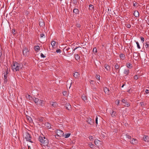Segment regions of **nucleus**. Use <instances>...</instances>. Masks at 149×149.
<instances>
[{
  "mask_svg": "<svg viewBox=\"0 0 149 149\" xmlns=\"http://www.w3.org/2000/svg\"><path fill=\"white\" fill-rule=\"evenodd\" d=\"M8 73V71H6V75H7V74Z\"/></svg>",
  "mask_w": 149,
  "mask_h": 149,
  "instance_id": "obj_64",
  "label": "nucleus"
},
{
  "mask_svg": "<svg viewBox=\"0 0 149 149\" xmlns=\"http://www.w3.org/2000/svg\"><path fill=\"white\" fill-rule=\"evenodd\" d=\"M4 78H7V75H6V74L4 75Z\"/></svg>",
  "mask_w": 149,
  "mask_h": 149,
  "instance_id": "obj_59",
  "label": "nucleus"
},
{
  "mask_svg": "<svg viewBox=\"0 0 149 149\" xmlns=\"http://www.w3.org/2000/svg\"><path fill=\"white\" fill-rule=\"evenodd\" d=\"M4 81L6 82H7L8 81V79L7 78H6V79L4 78Z\"/></svg>",
  "mask_w": 149,
  "mask_h": 149,
  "instance_id": "obj_60",
  "label": "nucleus"
},
{
  "mask_svg": "<svg viewBox=\"0 0 149 149\" xmlns=\"http://www.w3.org/2000/svg\"><path fill=\"white\" fill-rule=\"evenodd\" d=\"M76 26L78 27H80V25L79 24H77L76 25Z\"/></svg>",
  "mask_w": 149,
  "mask_h": 149,
  "instance_id": "obj_51",
  "label": "nucleus"
},
{
  "mask_svg": "<svg viewBox=\"0 0 149 149\" xmlns=\"http://www.w3.org/2000/svg\"><path fill=\"white\" fill-rule=\"evenodd\" d=\"M140 105H141L142 106H144V104L143 102H141L140 103Z\"/></svg>",
  "mask_w": 149,
  "mask_h": 149,
  "instance_id": "obj_54",
  "label": "nucleus"
},
{
  "mask_svg": "<svg viewBox=\"0 0 149 149\" xmlns=\"http://www.w3.org/2000/svg\"><path fill=\"white\" fill-rule=\"evenodd\" d=\"M126 26L127 28H130L131 27V26L129 24H126Z\"/></svg>",
  "mask_w": 149,
  "mask_h": 149,
  "instance_id": "obj_39",
  "label": "nucleus"
},
{
  "mask_svg": "<svg viewBox=\"0 0 149 149\" xmlns=\"http://www.w3.org/2000/svg\"><path fill=\"white\" fill-rule=\"evenodd\" d=\"M28 119H29V120L30 121L31 120H32V118H31V117H29V118H28Z\"/></svg>",
  "mask_w": 149,
  "mask_h": 149,
  "instance_id": "obj_61",
  "label": "nucleus"
},
{
  "mask_svg": "<svg viewBox=\"0 0 149 149\" xmlns=\"http://www.w3.org/2000/svg\"><path fill=\"white\" fill-rule=\"evenodd\" d=\"M44 104L45 102L43 100L39 99L37 105H39L42 106H44Z\"/></svg>",
  "mask_w": 149,
  "mask_h": 149,
  "instance_id": "obj_5",
  "label": "nucleus"
},
{
  "mask_svg": "<svg viewBox=\"0 0 149 149\" xmlns=\"http://www.w3.org/2000/svg\"><path fill=\"white\" fill-rule=\"evenodd\" d=\"M148 91H149L148 90V89H146V90L145 91V92L146 93H149Z\"/></svg>",
  "mask_w": 149,
  "mask_h": 149,
  "instance_id": "obj_58",
  "label": "nucleus"
},
{
  "mask_svg": "<svg viewBox=\"0 0 149 149\" xmlns=\"http://www.w3.org/2000/svg\"><path fill=\"white\" fill-rule=\"evenodd\" d=\"M78 48V47H75L74 49L73 50V51H72V53H74V51L77 48Z\"/></svg>",
  "mask_w": 149,
  "mask_h": 149,
  "instance_id": "obj_55",
  "label": "nucleus"
},
{
  "mask_svg": "<svg viewBox=\"0 0 149 149\" xmlns=\"http://www.w3.org/2000/svg\"><path fill=\"white\" fill-rule=\"evenodd\" d=\"M73 13L76 14H79V11L78 9L77 8H74L73 10Z\"/></svg>",
  "mask_w": 149,
  "mask_h": 149,
  "instance_id": "obj_16",
  "label": "nucleus"
},
{
  "mask_svg": "<svg viewBox=\"0 0 149 149\" xmlns=\"http://www.w3.org/2000/svg\"><path fill=\"white\" fill-rule=\"evenodd\" d=\"M79 73L77 72H76L74 73V76L75 78H77L79 75Z\"/></svg>",
  "mask_w": 149,
  "mask_h": 149,
  "instance_id": "obj_15",
  "label": "nucleus"
},
{
  "mask_svg": "<svg viewBox=\"0 0 149 149\" xmlns=\"http://www.w3.org/2000/svg\"><path fill=\"white\" fill-rule=\"evenodd\" d=\"M130 142L132 143L133 144H135L137 143V141L134 139H132V140L130 141Z\"/></svg>",
  "mask_w": 149,
  "mask_h": 149,
  "instance_id": "obj_14",
  "label": "nucleus"
},
{
  "mask_svg": "<svg viewBox=\"0 0 149 149\" xmlns=\"http://www.w3.org/2000/svg\"><path fill=\"white\" fill-rule=\"evenodd\" d=\"M56 133L57 136L61 137L64 135V133L63 132L60 130H57Z\"/></svg>",
  "mask_w": 149,
  "mask_h": 149,
  "instance_id": "obj_3",
  "label": "nucleus"
},
{
  "mask_svg": "<svg viewBox=\"0 0 149 149\" xmlns=\"http://www.w3.org/2000/svg\"><path fill=\"white\" fill-rule=\"evenodd\" d=\"M110 113L112 117H114L116 116V112L113 111H112V113Z\"/></svg>",
  "mask_w": 149,
  "mask_h": 149,
  "instance_id": "obj_19",
  "label": "nucleus"
},
{
  "mask_svg": "<svg viewBox=\"0 0 149 149\" xmlns=\"http://www.w3.org/2000/svg\"><path fill=\"white\" fill-rule=\"evenodd\" d=\"M50 104L52 106V107L55 108L57 106V104L56 102H52L50 103Z\"/></svg>",
  "mask_w": 149,
  "mask_h": 149,
  "instance_id": "obj_13",
  "label": "nucleus"
},
{
  "mask_svg": "<svg viewBox=\"0 0 149 149\" xmlns=\"http://www.w3.org/2000/svg\"><path fill=\"white\" fill-rule=\"evenodd\" d=\"M95 123L97 124H98V117L97 116L96 117V119H95Z\"/></svg>",
  "mask_w": 149,
  "mask_h": 149,
  "instance_id": "obj_41",
  "label": "nucleus"
},
{
  "mask_svg": "<svg viewBox=\"0 0 149 149\" xmlns=\"http://www.w3.org/2000/svg\"><path fill=\"white\" fill-rule=\"evenodd\" d=\"M40 49V47L39 46H36L35 48V50L36 51H37Z\"/></svg>",
  "mask_w": 149,
  "mask_h": 149,
  "instance_id": "obj_33",
  "label": "nucleus"
},
{
  "mask_svg": "<svg viewBox=\"0 0 149 149\" xmlns=\"http://www.w3.org/2000/svg\"><path fill=\"white\" fill-rule=\"evenodd\" d=\"M125 84H123V85H122V86L121 87H122V88H123V87H124V86H125Z\"/></svg>",
  "mask_w": 149,
  "mask_h": 149,
  "instance_id": "obj_62",
  "label": "nucleus"
},
{
  "mask_svg": "<svg viewBox=\"0 0 149 149\" xmlns=\"http://www.w3.org/2000/svg\"><path fill=\"white\" fill-rule=\"evenodd\" d=\"M119 66L117 63L115 65V68L116 70H117L119 69Z\"/></svg>",
  "mask_w": 149,
  "mask_h": 149,
  "instance_id": "obj_30",
  "label": "nucleus"
},
{
  "mask_svg": "<svg viewBox=\"0 0 149 149\" xmlns=\"http://www.w3.org/2000/svg\"><path fill=\"white\" fill-rule=\"evenodd\" d=\"M145 47L146 48L149 47V42H146Z\"/></svg>",
  "mask_w": 149,
  "mask_h": 149,
  "instance_id": "obj_25",
  "label": "nucleus"
},
{
  "mask_svg": "<svg viewBox=\"0 0 149 149\" xmlns=\"http://www.w3.org/2000/svg\"><path fill=\"white\" fill-rule=\"evenodd\" d=\"M28 50L26 48H25L23 49V53L24 55L26 56L27 55V53L28 52Z\"/></svg>",
  "mask_w": 149,
  "mask_h": 149,
  "instance_id": "obj_7",
  "label": "nucleus"
},
{
  "mask_svg": "<svg viewBox=\"0 0 149 149\" xmlns=\"http://www.w3.org/2000/svg\"><path fill=\"white\" fill-rule=\"evenodd\" d=\"M12 33L13 34H15V29H13L12 30Z\"/></svg>",
  "mask_w": 149,
  "mask_h": 149,
  "instance_id": "obj_47",
  "label": "nucleus"
},
{
  "mask_svg": "<svg viewBox=\"0 0 149 149\" xmlns=\"http://www.w3.org/2000/svg\"><path fill=\"white\" fill-rule=\"evenodd\" d=\"M65 108L68 110H71V107L70 104L69 103H67L65 104Z\"/></svg>",
  "mask_w": 149,
  "mask_h": 149,
  "instance_id": "obj_4",
  "label": "nucleus"
},
{
  "mask_svg": "<svg viewBox=\"0 0 149 149\" xmlns=\"http://www.w3.org/2000/svg\"><path fill=\"white\" fill-rule=\"evenodd\" d=\"M146 22L147 24L149 25V18H147V20H146Z\"/></svg>",
  "mask_w": 149,
  "mask_h": 149,
  "instance_id": "obj_49",
  "label": "nucleus"
},
{
  "mask_svg": "<svg viewBox=\"0 0 149 149\" xmlns=\"http://www.w3.org/2000/svg\"><path fill=\"white\" fill-rule=\"evenodd\" d=\"M97 51V49L95 47H94L93 49V52L94 53H96Z\"/></svg>",
  "mask_w": 149,
  "mask_h": 149,
  "instance_id": "obj_32",
  "label": "nucleus"
},
{
  "mask_svg": "<svg viewBox=\"0 0 149 149\" xmlns=\"http://www.w3.org/2000/svg\"><path fill=\"white\" fill-rule=\"evenodd\" d=\"M13 65L15 66V68H16L15 71H18L19 69V64L16 62H15L13 63Z\"/></svg>",
  "mask_w": 149,
  "mask_h": 149,
  "instance_id": "obj_6",
  "label": "nucleus"
},
{
  "mask_svg": "<svg viewBox=\"0 0 149 149\" xmlns=\"http://www.w3.org/2000/svg\"><path fill=\"white\" fill-rule=\"evenodd\" d=\"M89 146L91 148H93V145L92 144V143H91L89 144Z\"/></svg>",
  "mask_w": 149,
  "mask_h": 149,
  "instance_id": "obj_40",
  "label": "nucleus"
},
{
  "mask_svg": "<svg viewBox=\"0 0 149 149\" xmlns=\"http://www.w3.org/2000/svg\"><path fill=\"white\" fill-rule=\"evenodd\" d=\"M56 52L57 53L60 52H61V50L60 49H58L56 50Z\"/></svg>",
  "mask_w": 149,
  "mask_h": 149,
  "instance_id": "obj_52",
  "label": "nucleus"
},
{
  "mask_svg": "<svg viewBox=\"0 0 149 149\" xmlns=\"http://www.w3.org/2000/svg\"><path fill=\"white\" fill-rule=\"evenodd\" d=\"M70 133H68L66 134H65V135H64H64L63 136H64V137L65 138H68V137H69V136H70Z\"/></svg>",
  "mask_w": 149,
  "mask_h": 149,
  "instance_id": "obj_27",
  "label": "nucleus"
},
{
  "mask_svg": "<svg viewBox=\"0 0 149 149\" xmlns=\"http://www.w3.org/2000/svg\"><path fill=\"white\" fill-rule=\"evenodd\" d=\"M134 78L135 79H138V77H137V76L136 75L135 76H134Z\"/></svg>",
  "mask_w": 149,
  "mask_h": 149,
  "instance_id": "obj_46",
  "label": "nucleus"
},
{
  "mask_svg": "<svg viewBox=\"0 0 149 149\" xmlns=\"http://www.w3.org/2000/svg\"><path fill=\"white\" fill-rule=\"evenodd\" d=\"M119 102H120V101L119 100L116 101V104L117 105H118L120 103Z\"/></svg>",
  "mask_w": 149,
  "mask_h": 149,
  "instance_id": "obj_50",
  "label": "nucleus"
},
{
  "mask_svg": "<svg viewBox=\"0 0 149 149\" xmlns=\"http://www.w3.org/2000/svg\"><path fill=\"white\" fill-rule=\"evenodd\" d=\"M125 136L127 138L129 139H130L131 138V136L127 134H126L125 135Z\"/></svg>",
  "mask_w": 149,
  "mask_h": 149,
  "instance_id": "obj_34",
  "label": "nucleus"
},
{
  "mask_svg": "<svg viewBox=\"0 0 149 149\" xmlns=\"http://www.w3.org/2000/svg\"><path fill=\"white\" fill-rule=\"evenodd\" d=\"M51 44L52 47H54V46H55V45L56 44V42L54 41H51Z\"/></svg>",
  "mask_w": 149,
  "mask_h": 149,
  "instance_id": "obj_20",
  "label": "nucleus"
},
{
  "mask_svg": "<svg viewBox=\"0 0 149 149\" xmlns=\"http://www.w3.org/2000/svg\"><path fill=\"white\" fill-rule=\"evenodd\" d=\"M25 14L26 15H27L29 14V12L27 11H25Z\"/></svg>",
  "mask_w": 149,
  "mask_h": 149,
  "instance_id": "obj_48",
  "label": "nucleus"
},
{
  "mask_svg": "<svg viewBox=\"0 0 149 149\" xmlns=\"http://www.w3.org/2000/svg\"><path fill=\"white\" fill-rule=\"evenodd\" d=\"M87 121L88 123L90 125H93V122L92 121V119L90 118H87Z\"/></svg>",
  "mask_w": 149,
  "mask_h": 149,
  "instance_id": "obj_9",
  "label": "nucleus"
},
{
  "mask_svg": "<svg viewBox=\"0 0 149 149\" xmlns=\"http://www.w3.org/2000/svg\"><path fill=\"white\" fill-rule=\"evenodd\" d=\"M13 70L14 71H15V69H16V68H15V66H14V65H13V66H12V67Z\"/></svg>",
  "mask_w": 149,
  "mask_h": 149,
  "instance_id": "obj_45",
  "label": "nucleus"
},
{
  "mask_svg": "<svg viewBox=\"0 0 149 149\" xmlns=\"http://www.w3.org/2000/svg\"><path fill=\"white\" fill-rule=\"evenodd\" d=\"M136 3H135L133 4L134 6H136V4H135Z\"/></svg>",
  "mask_w": 149,
  "mask_h": 149,
  "instance_id": "obj_63",
  "label": "nucleus"
},
{
  "mask_svg": "<svg viewBox=\"0 0 149 149\" xmlns=\"http://www.w3.org/2000/svg\"><path fill=\"white\" fill-rule=\"evenodd\" d=\"M124 55L123 54H122L120 55V58H124Z\"/></svg>",
  "mask_w": 149,
  "mask_h": 149,
  "instance_id": "obj_42",
  "label": "nucleus"
},
{
  "mask_svg": "<svg viewBox=\"0 0 149 149\" xmlns=\"http://www.w3.org/2000/svg\"><path fill=\"white\" fill-rule=\"evenodd\" d=\"M44 24L43 22H40L39 25L40 26H42L43 25H44Z\"/></svg>",
  "mask_w": 149,
  "mask_h": 149,
  "instance_id": "obj_37",
  "label": "nucleus"
},
{
  "mask_svg": "<svg viewBox=\"0 0 149 149\" xmlns=\"http://www.w3.org/2000/svg\"><path fill=\"white\" fill-rule=\"evenodd\" d=\"M45 125L46 126V127L50 129L51 127V125L49 123H45Z\"/></svg>",
  "mask_w": 149,
  "mask_h": 149,
  "instance_id": "obj_12",
  "label": "nucleus"
},
{
  "mask_svg": "<svg viewBox=\"0 0 149 149\" xmlns=\"http://www.w3.org/2000/svg\"><path fill=\"white\" fill-rule=\"evenodd\" d=\"M129 72V70H125L124 71V73L125 74L127 75V74H128Z\"/></svg>",
  "mask_w": 149,
  "mask_h": 149,
  "instance_id": "obj_23",
  "label": "nucleus"
},
{
  "mask_svg": "<svg viewBox=\"0 0 149 149\" xmlns=\"http://www.w3.org/2000/svg\"><path fill=\"white\" fill-rule=\"evenodd\" d=\"M134 15L136 17H138L139 15V13L138 11L135 10L134 13Z\"/></svg>",
  "mask_w": 149,
  "mask_h": 149,
  "instance_id": "obj_10",
  "label": "nucleus"
},
{
  "mask_svg": "<svg viewBox=\"0 0 149 149\" xmlns=\"http://www.w3.org/2000/svg\"><path fill=\"white\" fill-rule=\"evenodd\" d=\"M132 65L130 63H127V66L128 68H130L132 67Z\"/></svg>",
  "mask_w": 149,
  "mask_h": 149,
  "instance_id": "obj_26",
  "label": "nucleus"
},
{
  "mask_svg": "<svg viewBox=\"0 0 149 149\" xmlns=\"http://www.w3.org/2000/svg\"><path fill=\"white\" fill-rule=\"evenodd\" d=\"M100 142V141H99V140H98L97 139V140H95L94 141V143L97 146H98V142Z\"/></svg>",
  "mask_w": 149,
  "mask_h": 149,
  "instance_id": "obj_24",
  "label": "nucleus"
},
{
  "mask_svg": "<svg viewBox=\"0 0 149 149\" xmlns=\"http://www.w3.org/2000/svg\"><path fill=\"white\" fill-rule=\"evenodd\" d=\"M122 102L123 103L125 104V105L126 106L128 107L130 106V104L129 103L127 102V100L125 99H123L122 100Z\"/></svg>",
  "mask_w": 149,
  "mask_h": 149,
  "instance_id": "obj_8",
  "label": "nucleus"
},
{
  "mask_svg": "<svg viewBox=\"0 0 149 149\" xmlns=\"http://www.w3.org/2000/svg\"><path fill=\"white\" fill-rule=\"evenodd\" d=\"M40 37L41 38H45V36L44 34L42 33L40 35Z\"/></svg>",
  "mask_w": 149,
  "mask_h": 149,
  "instance_id": "obj_35",
  "label": "nucleus"
},
{
  "mask_svg": "<svg viewBox=\"0 0 149 149\" xmlns=\"http://www.w3.org/2000/svg\"><path fill=\"white\" fill-rule=\"evenodd\" d=\"M141 41L143 43V42L144 41V38H143V37H141Z\"/></svg>",
  "mask_w": 149,
  "mask_h": 149,
  "instance_id": "obj_38",
  "label": "nucleus"
},
{
  "mask_svg": "<svg viewBox=\"0 0 149 149\" xmlns=\"http://www.w3.org/2000/svg\"><path fill=\"white\" fill-rule=\"evenodd\" d=\"M33 100L34 101L36 105H37L38 102L39 100V99L35 97L33 99Z\"/></svg>",
  "mask_w": 149,
  "mask_h": 149,
  "instance_id": "obj_17",
  "label": "nucleus"
},
{
  "mask_svg": "<svg viewBox=\"0 0 149 149\" xmlns=\"http://www.w3.org/2000/svg\"><path fill=\"white\" fill-rule=\"evenodd\" d=\"M136 42L137 45V48L139 49H141V47H140V45H139V43L138 42L136 41Z\"/></svg>",
  "mask_w": 149,
  "mask_h": 149,
  "instance_id": "obj_29",
  "label": "nucleus"
},
{
  "mask_svg": "<svg viewBox=\"0 0 149 149\" xmlns=\"http://www.w3.org/2000/svg\"><path fill=\"white\" fill-rule=\"evenodd\" d=\"M40 56L42 58H44L45 57V56H44V54L42 53L40 54Z\"/></svg>",
  "mask_w": 149,
  "mask_h": 149,
  "instance_id": "obj_43",
  "label": "nucleus"
},
{
  "mask_svg": "<svg viewBox=\"0 0 149 149\" xmlns=\"http://www.w3.org/2000/svg\"><path fill=\"white\" fill-rule=\"evenodd\" d=\"M72 2L74 4H76L77 3V0H73Z\"/></svg>",
  "mask_w": 149,
  "mask_h": 149,
  "instance_id": "obj_36",
  "label": "nucleus"
},
{
  "mask_svg": "<svg viewBox=\"0 0 149 149\" xmlns=\"http://www.w3.org/2000/svg\"><path fill=\"white\" fill-rule=\"evenodd\" d=\"M104 67L108 71L109 70L110 67L108 65L105 64L104 65Z\"/></svg>",
  "mask_w": 149,
  "mask_h": 149,
  "instance_id": "obj_18",
  "label": "nucleus"
},
{
  "mask_svg": "<svg viewBox=\"0 0 149 149\" xmlns=\"http://www.w3.org/2000/svg\"><path fill=\"white\" fill-rule=\"evenodd\" d=\"M82 99L84 101H85L86 100V96L84 95H83L81 97Z\"/></svg>",
  "mask_w": 149,
  "mask_h": 149,
  "instance_id": "obj_31",
  "label": "nucleus"
},
{
  "mask_svg": "<svg viewBox=\"0 0 149 149\" xmlns=\"http://www.w3.org/2000/svg\"><path fill=\"white\" fill-rule=\"evenodd\" d=\"M90 83L92 84H95V81L93 80H91L90 81Z\"/></svg>",
  "mask_w": 149,
  "mask_h": 149,
  "instance_id": "obj_44",
  "label": "nucleus"
},
{
  "mask_svg": "<svg viewBox=\"0 0 149 149\" xmlns=\"http://www.w3.org/2000/svg\"><path fill=\"white\" fill-rule=\"evenodd\" d=\"M100 77V76L99 75H97V76H96V78L97 79H99Z\"/></svg>",
  "mask_w": 149,
  "mask_h": 149,
  "instance_id": "obj_56",
  "label": "nucleus"
},
{
  "mask_svg": "<svg viewBox=\"0 0 149 149\" xmlns=\"http://www.w3.org/2000/svg\"><path fill=\"white\" fill-rule=\"evenodd\" d=\"M89 9L91 10H94V6L92 5H89Z\"/></svg>",
  "mask_w": 149,
  "mask_h": 149,
  "instance_id": "obj_22",
  "label": "nucleus"
},
{
  "mask_svg": "<svg viewBox=\"0 0 149 149\" xmlns=\"http://www.w3.org/2000/svg\"><path fill=\"white\" fill-rule=\"evenodd\" d=\"M109 90L106 87L104 89V91L106 93L108 94Z\"/></svg>",
  "mask_w": 149,
  "mask_h": 149,
  "instance_id": "obj_21",
  "label": "nucleus"
},
{
  "mask_svg": "<svg viewBox=\"0 0 149 149\" xmlns=\"http://www.w3.org/2000/svg\"><path fill=\"white\" fill-rule=\"evenodd\" d=\"M89 138L90 140L93 139V137L92 136H90L89 137Z\"/></svg>",
  "mask_w": 149,
  "mask_h": 149,
  "instance_id": "obj_57",
  "label": "nucleus"
},
{
  "mask_svg": "<svg viewBox=\"0 0 149 149\" xmlns=\"http://www.w3.org/2000/svg\"><path fill=\"white\" fill-rule=\"evenodd\" d=\"M64 49H65V50L68 51L69 49H70V48L69 47L66 48V47L64 48Z\"/></svg>",
  "mask_w": 149,
  "mask_h": 149,
  "instance_id": "obj_53",
  "label": "nucleus"
},
{
  "mask_svg": "<svg viewBox=\"0 0 149 149\" xmlns=\"http://www.w3.org/2000/svg\"><path fill=\"white\" fill-rule=\"evenodd\" d=\"M144 141L146 142L149 141V137L148 136H144L143 138Z\"/></svg>",
  "mask_w": 149,
  "mask_h": 149,
  "instance_id": "obj_11",
  "label": "nucleus"
},
{
  "mask_svg": "<svg viewBox=\"0 0 149 149\" xmlns=\"http://www.w3.org/2000/svg\"><path fill=\"white\" fill-rule=\"evenodd\" d=\"M25 138L26 139V140L28 141L31 143H33V142L31 140V137L30 135L27 132H26L25 134Z\"/></svg>",
  "mask_w": 149,
  "mask_h": 149,
  "instance_id": "obj_2",
  "label": "nucleus"
},
{
  "mask_svg": "<svg viewBox=\"0 0 149 149\" xmlns=\"http://www.w3.org/2000/svg\"><path fill=\"white\" fill-rule=\"evenodd\" d=\"M38 140L44 146H46L48 144V139L44 136H40L38 138Z\"/></svg>",
  "mask_w": 149,
  "mask_h": 149,
  "instance_id": "obj_1",
  "label": "nucleus"
},
{
  "mask_svg": "<svg viewBox=\"0 0 149 149\" xmlns=\"http://www.w3.org/2000/svg\"><path fill=\"white\" fill-rule=\"evenodd\" d=\"M79 58L80 56L78 54H77L76 55H75V58L76 59V60H78L79 59Z\"/></svg>",
  "mask_w": 149,
  "mask_h": 149,
  "instance_id": "obj_28",
  "label": "nucleus"
}]
</instances>
